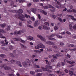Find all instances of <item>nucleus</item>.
<instances>
[{
  "instance_id": "62",
  "label": "nucleus",
  "mask_w": 76,
  "mask_h": 76,
  "mask_svg": "<svg viewBox=\"0 0 76 76\" xmlns=\"http://www.w3.org/2000/svg\"><path fill=\"white\" fill-rule=\"evenodd\" d=\"M66 62H67V63H69V64H71V61H66Z\"/></svg>"
},
{
  "instance_id": "46",
  "label": "nucleus",
  "mask_w": 76,
  "mask_h": 76,
  "mask_svg": "<svg viewBox=\"0 0 76 76\" xmlns=\"http://www.w3.org/2000/svg\"><path fill=\"white\" fill-rule=\"evenodd\" d=\"M66 34H68V35H71V33H70V32H69V31H66Z\"/></svg>"
},
{
  "instance_id": "22",
  "label": "nucleus",
  "mask_w": 76,
  "mask_h": 76,
  "mask_svg": "<svg viewBox=\"0 0 76 76\" xmlns=\"http://www.w3.org/2000/svg\"><path fill=\"white\" fill-rule=\"evenodd\" d=\"M35 71L36 72H42V69H37L35 70Z\"/></svg>"
},
{
  "instance_id": "20",
  "label": "nucleus",
  "mask_w": 76,
  "mask_h": 76,
  "mask_svg": "<svg viewBox=\"0 0 76 76\" xmlns=\"http://www.w3.org/2000/svg\"><path fill=\"white\" fill-rule=\"evenodd\" d=\"M10 64H12H12H14L15 63V61L12 59L10 61Z\"/></svg>"
},
{
  "instance_id": "13",
  "label": "nucleus",
  "mask_w": 76,
  "mask_h": 76,
  "mask_svg": "<svg viewBox=\"0 0 76 76\" xmlns=\"http://www.w3.org/2000/svg\"><path fill=\"white\" fill-rule=\"evenodd\" d=\"M31 11L32 12H33V13H36L37 10L35 8H31Z\"/></svg>"
},
{
  "instance_id": "51",
  "label": "nucleus",
  "mask_w": 76,
  "mask_h": 76,
  "mask_svg": "<svg viewBox=\"0 0 76 76\" xmlns=\"http://www.w3.org/2000/svg\"><path fill=\"white\" fill-rule=\"evenodd\" d=\"M20 41L21 42H23V43H25V41L23 40H22V39H20Z\"/></svg>"
},
{
  "instance_id": "39",
  "label": "nucleus",
  "mask_w": 76,
  "mask_h": 76,
  "mask_svg": "<svg viewBox=\"0 0 76 76\" xmlns=\"http://www.w3.org/2000/svg\"><path fill=\"white\" fill-rule=\"evenodd\" d=\"M27 11V12H28V13H29V15H31V10H28V9H27L26 10Z\"/></svg>"
},
{
  "instance_id": "25",
  "label": "nucleus",
  "mask_w": 76,
  "mask_h": 76,
  "mask_svg": "<svg viewBox=\"0 0 76 76\" xmlns=\"http://www.w3.org/2000/svg\"><path fill=\"white\" fill-rule=\"evenodd\" d=\"M0 56L1 57H2V58H5V57H6V56L3 54H1Z\"/></svg>"
},
{
  "instance_id": "42",
  "label": "nucleus",
  "mask_w": 76,
  "mask_h": 76,
  "mask_svg": "<svg viewBox=\"0 0 76 76\" xmlns=\"http://www.w3.org/2000/svg\"><path fill=\"white\" fill-rule=\"evenodd\" d=\"M1 44H2V46H4V45H5V43H4V41H2L1 42Z\"/></svg>"
},
{
  "instance_id": "36",
  "label": "nucleus",
  "mask_w": 76,
  "mask_h": 76,
  "mask_svg": "<svg viewBox=\"0 0 76 76\" xmlns=\"http://www.w3.org/2000/svg\"><path fill=\"white\" fill-rule=\"evenodd\" d=\"M52 50H53V49H52V48H48V51H51Z\"/></svg>"
},
{
  "instance_id": "12",
  "label": "nucleus",
  "mask_w": 76,
  "mask_h": 76,
  "mask_svg": "<svg viewBox=\"0 0 76 76\" xmlns=\"http://www.w3.org/2000/svg\"><path fill=\"white\" fill-rule=\"evenodd\" d=\"M40 12H41V13H42V14H44V15H46L47 14V12H45V11L43 10L40 9Z\"/></svg>"
},
{
  "instance_id": "55",
  "label": "nucleus",
  "mask_w": 76,
  "mask_h": 76,
  "mask_svg": "<svg viewBox=\"0 0 76 76\" xmlns=\"http://www.w3.org/2000/svg\"><path fill=\"white\" fill-rule=\"evenodd\" d=\"M7 31H10V27L8 26L7 27Z\"/></svg>"
},
{
  "instance_id": "57",
  "label": "nucleus",
  "mask_w": 76,
  "mask_h": 76,
  "mask_svg": "<svg viewBox=\"0 0 76 76\" xmlns=\"http://www.w3.org/2000/svg\"><path fill=\"white\" fill-rule=\"evenodd\" d=\"M19 25H20V26H22V22H19Z\"/></svg>"
},
{
  "instance_id": "3",
  "label": "nucleus",
  "mask_w": 76,
  "mask_h": 76,
  "mask_svg": "<svg viewBox=\"0 0 76 76\" xmlns=\"http://www.w3.org/2000/svg\"><path fill=\"white\" fill-rule=\"evenodd\" d=\"M29 61V60L27 59L25 61L23 62L22 63L23 66L24 67L25 66H31V65Z\"/></svg>"
},
{
  "instance_id": "11",
  "label": "nucleus",
  "mask_w": 76,
  "mask_h": 76,
  "mask_svg": "<svg viewBox=\"0 0 76 76\" xmlns=\"http://www.w3.org/2000/svg\"><path fill=\"white\" fill-rule=\"evenodd\" d=\"M39 21L38 20H36L35 21L34 25V26H38L39 25Z\"/></svg>"
},
{
  "instance_id": "1",
  "label": "nucleus",
  "mask_w": 76,
  "mask_h": 76,
  "mask_svg": "<svg viewBox=\"0 0 76 76\" xmlns=\"http://www.w3.org/2000/svg\"><path fill=\"white\" fill-rule=\"evenodd\" d=\"M23 13V10L22 9H20L17 12V13H18V14L15 15V17L16 18H19L21 20L23 21H24V20L23 18H30V16L29 15H27V14H25V16L22 14V13Z\"/></svg>"
},
{
  "instance_id": "15",
  "label": "nucleus",
  "mask_w": 76,
  "mask_h": 76,
  "mask_svg": "<svg viewBox=\"0 0 76 76\" xmlns=\"http://www.w3.org/2000/svg\"><path fill=\"white\" fill-rule=\"evenodd\" d=\"M6 26V24L5 23L0 24V26L2 28H4Z\"/></svg>"
},
{
  "instance_id": "31",
  "label": "nucleus",
  "mask_w": 76,
  "mask_h": 76,
  "mask_svg": "<svg viewBox=\"0 0 76 76\" xmlns=\"http://www.w3.org/2000/svg\"><path fill=\"white\" fill-rule=\"evenodd\" d=\"M30 73L31 74V75H35V72H34L31 71L30 72Z\"/></svg>"
},
{
  "instance_id": "29",
  "label": "nucleus",
  "mask_w": 76,
  "mask_h": 76,
  "mask_svg": "<svg viewBox=\"0 0 76 76\" xmlns=\"http://www.w3.org/2000/svg\"><path fill=\"white\" fill-rule=\"evenodd\" d=\"M49 45H55V43L54 42L50 41Z\"/></svg>"
},
{
  "instance_id": "26",
  "label": "nucleus",
  "mask_w": 76,
  "mask_h": 76,
  "mask_svg": "<svg viewBox=\"0 0 76 76\" xmlns=\"http://www.w3.org/2000/svg\"><path fill=\"white\" fill-rule=\"evenodd\" d=\"M34 52H35V53H41V52L39 50H34Z\"/></svg>"
},
{
  "instance_id": "61",
  "label": "nucleus",
  "mask_w": 76,
  "mask_h": 76,
  "mask_svg": "<svg viewBox=\"0 0 76 76\" xmlns=\"http://www.w3.org/2000/svg\"><path fill=\"white\" fill-rule=\"evenodd\" d=\"M9 76H15V75L13 74H10L9 75Z\"/></svg>"
},
{
  "instance_id": "5",
  "label": "nucleus",
  "mask_w": 76,
  "mask_h": 76,
  "mask_svg": "<svg viewBox=\"0 0 76 76\" xmlns=\"http://www.w3.org/2000/svg\"><path fill=\"white\" fill-rule=\"evenodd\" d=\"M0 67L1 68H4V70H9L10 68L9 67L7 66V65H3L1 64L0 66Z\"/></svg>"
},
{
  "instance_id": "10",
  "label": "nucleus",
  "mask_w": 76,
  "mask_h": 76,
  "mask_svg": "<svg viewBox=\"0 0 76 76\" xmlns=\"http://www.w3.org/2000/svg\"><path fill=\"white\" fill-rule=\"evenodd\" d=\"M38 46H39V48H45V46L42 44H39Z\"/></svg>"
},
{
  "instance_id": "18",
  "label": "nucleus",
  "mask_w": 76,
  "mask_h": 76,
  "mask_svg": "<svg viewBox=\"0 0 76 76\" xmlns=\"http://www.w3.org/2000/svg\"><path fill=\"white\" fill-rule=\"evenodd\" d=\"M43 28L44 29H46V30H49L50 29V28L49 27H48L46 26H43Z\"/></svg>"
},
{
  "instance_id": "7",
  "label": "nucleus",
  "mask_w": 76,
  "mask_h": 76,
  "mask_svg": "<svg viewBox=\"0 0 76 76\" xmlns=\"http://www.w3.org/2000/svg\"><path fill=\"white\" fill-rule=\"evenodd\" d=\"M4 31L3 30L0 29V38H4V37L3 36V35L2 34H1V33H3Z\"/></svg>"
},
{
  "instance_id": "43",
  "label": "nucleus",
  "mask_w": 76,
  "mask_h": 76,
  "mask_svg": "<svg viewBox=\"0 0 76 76\" xmlns=\"http://www.w3.org/2000/svg\"><path fill=\"white\" fill-rule=\"evenodd\" d=\"M19 3H23V2H25V1L23 0H19Z\"/></svg>"
},
{
  "instance_id": "40",
  "label": "nucleus",
  "mask_w": 76,
  "mask_h": 76,
  "mask_svg": "<svg viewBox=\"0 0 76 76\" xmlns=\"http://www.w3.org/2000/svg\"><path fill=\"white\" fill-rule=\"evenodd\" d=\"M13 39H14V41H19V39L18 38H14Z\"/></svg>"
},
{
  "instance_id": "17",
  "label": "nucleus",
  "mask_w": 76,
  "mask_h": 76,
  "mask_svg": "<svg viewBox=\"0 0 76 76\" xmlns=\"http://www.w3.org/2000/svg\"><path fill=\"white\" fill-rule=\"evenodd\" d=\"M16 64H19V66H20V67H22V65H21V63L19 61H16Z\"/></svg>"
},
{
  "instance_id": "44",
  "label": "nucleus",
  "mask_w": 76,
  "mask_h": 76,
  "mask_svg": "<svg viewBox=\"0 0 76 76\" xmlns=\"http://www.w3.org/2000/svg\"><path fill=\"white\" fill-rule=\"evenodd\" d=\"M44 24L45 25H47V26L48 25V26H50V25H49V23H48L47 22H45L44 23Z\"/></svg>"
},
{
  "instance_id": "47",
  "label": "nucleus",
  "mask_w": 76,
  "mask_h": 76,
  "mask_svg": "<svg viewBox=\"0 0 76 76\" xmlns=\"http://www.w3.org/2000/svg\"><path fill=\"white\" fill-rule=\"evenodd\" d=\"M67 12H69V13H70L72 12V10H68L67 11Z\"/></svg>"
},
{
  "instance_id": "38",
  "label": "nucleus",
  "mask_w": 76,
  "mask_h": 76,
  "mask_svg": "<svg viewBox=\"0 0 76 76\" xmlns=\"http://www.w3.org/2000/svg\"><path fill=\"white\" fill-rule=\"evenodd\" d=\"M27 26L29 28H34V27L29 24L27 25Z\"/></svg>"
},
{
  "instance_id": "32",
  "label": "nucleus",
  "mask_w": 76,
  "mask_h": 76,
  "mask_svg": "<svg viewBox=\"0 0 76 76\" xmlns=\"http://www.w3.org/2000/svg\"><path fill=\"white\" fill-rule=\"evenodd\" d=\"M68 47H74V45L73 44H70L68 45Z\"/></svg>"
},
{
  "instance_id": "23",
  "label": "nucleus",
  "mask_w": 76,
  "mask_h": 76,
  "mask_svg": "<svg viewBox=\"0 0 76 76\" xmlns=\"http://www.w3.org/2000/svg\"><path fill=\"white\" fill-rule=\"evenodd\" d=\"M69 74L70 76H73L75 75V73L73 72L72 71L69 72Z\"/></svg>"
},
{
  "instance_id": "64",
  "label": "nucleus",
  "mask_w": 76,
  "mask_h": 76,
  "mask_svg": "<svg viewBox=\"0 0 76 76\" xmlns=\"http://www.w3.org/2000/svg\"><path fill=\"white\" fill-rule=\"evenodd\" d=\"M73 28L74 29H76V24L73 26Z\"/></svg>"
},
{
  "instance_id": "59",
  "label": "nucleus",
  "mask_w": 76,
  "mask_h": 76,
  "mask_svg": "<svg viewBox=\"0 0 76 76\" xmlns=\"http://www.w3.org/2000/svg\"><path fill=\"white\" fill-rule=\"evenodd\" d=\"M60 45H64V43H63V42H61L60 43Z\"/></svg>"
},
{
  "instance_id": "24",
  "label": "nucleus",
  "mask_w": 76,
  "mask_h": 76,
  "mask_svg": "<svg viewBox=\"0 0 76 76\" xmlns=\"http://www.w3.org/2000/svg\"><path fill=\"white\" fill-rule=\"evenodd\" d=\"M58 19L62 23H63V20H62V19H61V18L60 17H58Z\"/></svg>"
},
{
  "instance_id": "60",
  "label": "nucleus",
  "mask_w": 76,
  "mask_h": 76,
  "mask_svg": "<svg viewBox=\"0 0 76 76\" xmlns=\"http://www.w3.org/2000/svg\"><path fill=\"white\" fill-rule=\"evenodd\" d=\"M33 1L34 2H36L39 1V0H33Z\"/></svg>"
},
{
  "instance_id": "50",
  "label": "nucleus",
  "mask_w": 76,
  "mask_h": 76,
  "mask_svg": "<svg viewBox=\"0 0 76 76\" xmlns=\"http://www.w3.org/2000/svg\"><path fill=\"white\" fill-rule=\"evenodd\" d=\"M72 11V12H73L74 13H76V10L75 9H73Z\"/></svg>"
},
{
  "instance_id": "63",
  "label": "nucleus",
  "mask_w": 76,
  "mask_h": 76,
  "mask_svg": "<svg viewBox=\"0 0 76 76\" xmlns=\"http://www.w3.org/2000/svg\"><path fill=\"white\" fill-rule=\"evenodd\" d=\"M38 18H39V19H41V16H40V15L39 14H38Z\"/></svg>"
},
{
  "instance_id": "28",
  "label": "nucleus",
  "mask_w": 76,
  "mask_h": 76,
  "mask_svg": "<svg viewBox=\"0 0 76 76\" xmlns=\"http://www.w3.org/2000/svg\"><path fill=\"white\" fill-rule=\"evenodd\" d=\"M28 40L29 41H31V40H32V39H34V38L32 37H29L28 39Z\"/></svg>"
},
{
  "instance_id": "58",
  "label": "nucleus",
  "mask_w": 76,
  "mask_h": 76,
  "mask_svg": "<svg viewBox=\"0 0 76 76\" xmlns=\"http://www.w3.org/2000/svg\"><path fill=\"white\" fill-rule=\"evenodd\" d=\"M52 47H53V48H54L56 49V48H57V46L53 45L52 46Z\"/></svg>"
},
{
  "instance_id": "8",
  "label": "nucleus",
  "mask_w": 76,
  "mask_h": 76,
  "mask_svg": "<svg viewBox=\"0 0 76 76\" xmlns=\"http://www.w3.org/2000/svg\"><path fill=\"white\" fill-rule=\"evenodd\" d=\"M37 37H38L40 39H41L42 41H45V42H46V39H44L40 35H39V34L37 35Z\"/></svg>"
},
{
  "instance_id": "45",
  "label": "nucleus",
  "mask_w": 76,
  "mask_h": 76,
  "mask_svg": "<svg viewBox=\"0 0 76 76\" xmlns=\"http://www.w3.org/2000/svg\"><path fill=\"white\" fill-rule=\"evenodd\" d=\"M56 37H58V38H62V37L61 36H60L58 35H57Z\"/></svg>"
},
{
  "instance_id": "37",
  "label": "nucleus",
  "mask_w": 76,
  "mask_h": 76,
  "mask_svg": "<svg viewBox=\"0 0 76 76\" xmlns=\"http://www.w3.org/2000/svg\"><path fill=\"white\" fill-rule=\"evenodd\" d=\"M34 66L36 68H39V65H36V64H34Z\"/></svg>"
},
{
  "instance_id": "56",
  "label": "nucleus",
  "mask_w": 76,
  "mask_h": 76,
  "mask_svg": "<svg viewBox=\"0 0 76 76\" xmlns=\"http://www.w3.org/2000/svg\"><path fill=\"white\" fill-rule=\"evenodd\" d=\"M54 29H55V31H56V30L58 29V27H57V26H55V27H54Z\"/></svg>"
},
{
  "instance_id": "34",
  "label": "nucleus",
  "mask_w": 76,
  "mask_h": 76,
  "mask_svg": "<svg viewBox=\"0 0 76 76\" xmlns=\"http://www.w3.org/2000/svg\"><path fill=\"white\" fill-rule=\"evenodd\" d=\"M9 56L10 57H15V56H14V55L12 53H10L9 55Z\"/></svg>"
},
{
  "instance_id": "33",
  "label": "nucleus",
  "mask_w": 76,
  "mask_h": 76,
  "mask_svg": "<svg viewBox=\"0 0 76 76\" xmlns=\"http://www.w3.org/2000/svg\"><path fill=\"white\" fill-rule=\"evenodd\" d=\"M56 56H57L58 57H59L60 56H63V55L61 54H57L56 55Z\"/></svg>"
},
{
  "instance_id": "52",
  "label": "nucleus",
  "mask_w": 76,
  "mask_h": 76,
  "mask_svg": "<svg viewBox=\"0 0 76 76\" xmlns=\"http://www.w3.org/2000/svg\"><path fill=\"white\" fill-rule=\"evenodd\" d=\"M69 29H72V28H73V27H72V26L71 24L69 25Z\"/></svg>"
},
{
  "instance_id": "41",
  "label": "nucleus",
  "mask_w": 76,
  "mask_h": 76,
  "mask_svg": "<svg viewBox=\"0 0 76 76\" xmlns=\"http://www.w3.org/2000/svg\"><path fill=\"white\" fill-rule=\"evenodd\" d=\"M13 4H14V2L13 1H12L10 3V5L11 6H12L13 5Z\"/></svg>"
},
{
  "instance_id": "54",
  "label": "nucleus",
  "mask_w": 76,
  "mask_h": 76,
  "mask_svg": "<svg viewBox=\"0 0 76 76\" xmlns=\"http://www.w3.org/2000/svg\"><path fill=\"white\" fill-rule=\"evenodd\" d=\"M69 17L70 18H71L72 19V20L74 18V16L72 15H69Z\"/></svg>"
},
{
  "instance_id": "27",
  "label": "nucleus",
  "mask_w": 76,
  "mask_h": 76,
  "mask_svg": "<svg viewBox=\"0 0 76 76\" xmlns=\"http://www.w3.org/2000/svg\"><path fill=\"white\" fill-rule=\"evenodd\" d=\"M21 47L22 48H26V47L24 45H23L22 44H20Z\"/></svg>"
},
{
  "instance_id": "6",
  "label": "nucleus",
  "mask_w": 76,
  "mask_h": 76,
  "mask_svg": "<svg viewBox=\"0 0 76 76\" xmlns=\"http://www.w3.org/2000/svg\"><path fill=\"white\" fill-rule=\"evenodd\" d=\"M52 7V6L50 4H48L47 5L45 6H43V9H47L48 8H51Z\"/></svg>"
},
{
  "instance_id": "21",
  "label": "nucleus",
  "mask_w": 76,
  "mask_h": 76,
  "mask_svg": "<svg viewBox=\"0 0 76 76\" xmlns=\"http://www.w3.org/2000/svg\"><path fill=\"white\" fill-rule=\"evenodd\" d=\"M45 61H46V64H48L49 65H50L51 64V63L50 61H48V60H45Z\"/></svg>"
},
{
  "instance_id": "4",
  "label": "nucleus",
  "mask_w": 76,
  "mask_h": 76,
  "mask_svg": "<svg viewBox=\"0 0 76 76\" xmlns=\"http://www.w3.org/2000/svg\"><path fill=\"white\" fill-rule=\"evenodd\" d=\"M55 1L56 2V7L58 9H61V5L60 4V2L58 1H57V0H55Z\"/></svg>"
},
{
  "instance_id": "35",
  "label": "nucleus",
  "mask_w": 76,
  "mask_h": 76,
  "mask_svg": "<svg viewBox=\"0 0 76 76\" xmlns=\"http://www.w3.org/2000/svg\"><path fill=\"white\" fill-rule=\"evenodd\" d=\"M13 34L14 35H18V31H16L15 32H14Z\"/></svg>"
},
{
  "instance_id": "16",
  "label": "nucleus",
  "mask_w": 76,
  "mask_h": 76,
  "mask_svg": "<svg viewBox=\"0 0 76 76\" xmlns=\"http://www.w3.org/2000/svg\"><path fill=\"white\" fill-rule=\"evenodd\" d=\"M18 10L17 11L15 10H8V11L10 12H12V13H17V12H18Z\"/></svg>"
},
{
  "instance_id": "9",
  "label": "nucleus",
  "mask_w": 76,
  "mask_h": 76,
  "mask_svg": "<svg viewBox=\"0 0 76 76\" xmlns=\"http://www.w3.org/2000/svg\"><path fill=\"white\" fill-rule=\"evenodd\" d=\"M41 69H42V70H43V71H45V72H48L49 73H50L51 72V71H50V70L48 69L47 68H45L44 67H42Z\"/></svg>"
},
{
  "instance_id": "48",
  "label": "nucleus",
  "mask_w": 76,
  "mask_h": 76,
  "mask_svg": "<svg viewBox=\"0 0 76 76\" xmlns=\"http://www.w3.org/2000/svg\"><path fill=\"white\" fill-rule=\"evenodd\" d=\"M39 48V46H38V44L37 45V46H35L36 49H38Z\"/></svg>"
},
{
  "instance_id": "14",
  "label": "nucleus",
  "mask_w": 76,
  "mask_h": 76,
  "mask_svg": "<svg viewBox=\"0 0 76 76\" xmlns=\"http://www.w3.org/2000/svg\"><path fill=\"white\" fill-rule=\"evenodd\" d=\"M52 7L51 8H51V9H50V10L52 12H54V11L56 10V8L53 7V6H52Z\"/></svg>"
},
{
  "instance_id": "49",
  "label": "nucleus",
  "mask_w": 76,
  "mask_h": 76,
  "mask_svg": "<svg viewBox=\"0 0 76 76\" xmlns=\"http://www.w3.org/2000/svg\"><path fill=\"white\" fill-rule=\"evenodd\" d=\"M51 61L53 63H54L56 61V60L55 59H52L51 60Z\"/></svg>"
},
{
  "instance_id": "30",
  "label": "nucleus",
  "mask_w": 76,
  "mask_h": 76,
  "mask_svg": "<svg viewBox=\"0 0 76 76\" xmlns=\"http://www.w3.org/2000/svg\"><path fill=\"white\" fill-rule=\"evenodd\" d=\"M42 75V73H38V74H37L36 75L37 76H41Z\"/></svg>"
},
{
  "instance_id": "53",
  "label": "nucleus",
  "mask_w": 76,
  "mask_h": 76,
  "mask_svg": "<svg viewBox=\"0 0 76 76\" xmlns=\"http://www.w3.org/2000/svg\"><path fill=\"white\" fill-rule=\"evenodd\" d=\"M31 19L32 21H34L35 20V18L34 17H32L31 18Z\"/></svg>"
},
{
  "instance_id": "19",
  "label": "nucleus",
  "mask_w": 76,
  "mask_h": 76,
  "mask_svg": "<svg viewBox=\"0 0 76 76\" xmlns=\"http://www.w3.org/2000/svg\"><path fill=\"white\" fill-rule=\"evenodd\" d=\"M45 67H46V68H48V69H51L52 68H53V66L46 65L45 66Z\"/></svg>"
},
{
  "instance_id": "2",
  "label": "nucleus",
  "mask_w": 76,
  "mask_h": 76,
  "mask_svg": "<svg viewBox=\"0 0 76 76\" xmlns=\"http://www.w3.org/2000/svg\"><path fill=\"white\" fill-rule=\"evenodd\" d=\"M57 34H54L51 35H48L47 37L48 38H49V39L50 40H52V41H56V39L54 38H52L51 37H54V36H56V35H57Z\"/></svg>"
}]
</instances>
